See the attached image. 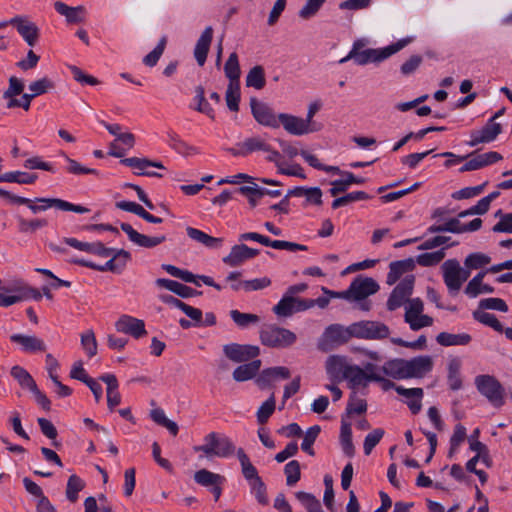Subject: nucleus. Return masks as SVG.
I'll return each instance as SVG.
<instances>
[{
    "label": "nucleus",
    "instance_id": "1",
    "mask_svg": "<svg viewBox=\"0 0 512 512\" xmlns=\"http://www.w3.org/2000/svg\"><path fill=\"white\" fill-rule=\"evenodd\" d=\"M411 39H400L396 43H393L382 49H366L359 53L349 52L348 55L340 59L339 63H345L348 60H353L357 65H366L371 62H381L393 54L403 49Z\"/></svg>",
    "mask_w": 512,
    "mask_h": 512
},
{
    "label": "nucleus",
    "instance_id": "2",
    "mask_svg": "<svg viewBox=\"0 0 512 512\" xmlns=\"http://www.w3.org/2000/svg\"><path fill=\"white\" fill-rule=\"evenodd\" d=\"M109 257H110V259L104 265H97L93 262L86 261L84 259H78V258L71 259L70 262L80 265V266L88 267V268H91V269H94L97 271H101V272L111 271L114 273H121L124 270V268L126 267L128 261L130 260L131 254H130V252H128L124 249H119V250L113 249V253Z\"/></svg>",
    "mask_w": 512,
    "mask_h": 512
},
{
    "label": "nucleus",
    "instance_id": "3",
    "mask_svg": "<svg viewBox=\"0 0 512 512\" xmlns=\"http://www.w3.org/2000/svg\"><path fill=\"white\" fill-rule=\"evenodd\" d=\"M475 385L481 395L495 407L504 404L505 391L501 383L491 375H478L475 378Z\"/></svg>",
    "mask_w": 512,
    "mask_h": 512
},
{
    "label": "nucleus",
    "instance_id": "4",
    "mask_svg": "<svg viewBox=\"0 0 512 512\" xmlns=\"http://www.w3.org/2000/svg\"><path fill=\"white\" fill-rule=\"evenodd\" d=\"M261 343L268 347H287L296 341V335L285 328L265 325L260 331Z\"/></svg>",
    "mask_w": 512,
    "mask_h": 512
},
{
    "label": "nucleus",
    "instance_id": "5",
    "mask_svg": "<svg viewBox=\"0 0 512 512\" xmlns=\"http://www.w3.org/2000/svg\"><path fill=\"white\" fill-rule=\"evenodd\" d=\"M353 337L370 340H381L389 337V327L378 321L363 320L351 324Z\"/></svg>",
    "mask_w": 512,
    "mask_h": 512
},
{
    "label": "nucleus",
    "instance_id": "6",
    "mask_svg": "<svg viewBox=\"0 0 512 512\" xmlns=\"http://www.w3.org/2000/svg\"><path fill=\"white\" fill-rule=\"evenodd\" d=\"M49 208H56L61 211H70L80 214L89 212V209L84 206L76 205L59 198H36L35 200H31V204L29 206V209L34 214L46 211Z\"/></svg>",
    "mask_w": 512,
    "mask_h": 512
},
{
    "label": "nucleus",
    "instance_id": "7",
    "mask_svg": "<svg viewBox=\"0 0 512 512\" xmlns=\"http://www.w3.org/2000/svg\"><path fill=\"white\" fill-rule=\"evenodd\" d=\"M415 276L410 274L405 276L400 283L393 289L388 300L387 309L395 311L408 302L414 288Z\"/></svg>",
    "mask_w": 512,
    "mask_h": 512
},
{
    "label": "nucleus",
    "instance_id": "8",
    "mask_svg": "<svg viewBox=\"0 0 512 512\" xmlns=\"http://www.w3.org/2000/svg\"><path fill=\"white\" fill-rule=\"evenodd\" d=\"M225 356L236 363L254 360L259 354L260 349L256 345L230 343L223 346Z\"/></svg>",
    "mask_w": 512,
    "mask_h": 512
},
{
    "label": "nucleus",
    "instance_id": "9",
    "mask_svg": "<svg viewBox=\"0 0 512 512\" xmlns=\"http://www.w3.org/2000/svg\"><path fill=\"white\" fill-rule=\"evenodd\" d=\"M268 150V142L260 136L245 138L243 141L228 148L227 151L234 157H247L254 152H263Z\"/></svg>",
    "mask_w": 512,
    "mask_h": 512
},
{
    "label": "nucleus",
    "instance_id": "10",
    "mask_svg": "<svg viewBox=\"0 0 512 512\" xmlns=\"http://www.w3.org/2000/svg\"><path fill=\"white\" fill-rule=\"evenodd\" d=\"M350 301H361L379 290L378 283L370 277L355 278L349 288Z\"/></svg>",
    "mask_w": 512,
    "mask_h": 512
},
{
    "label": "nucleus",
    "instance_id": "11",
    "mask_svg": "<svg viewBox=\"0 0 512 512\" xmlns=\"http://www.w3.org/2000/svg\"><path fill=\"white\" fill-rule=\"evenodd\" d=\"M251 112L254 119L263 126L270 128H278L279 120L273 109L264 102L258 101L256 98L250 99Z\"/></svg>",
    "mask_w": 512,
    "mask_h": 512
},
{
    "label": "nucleus",
    "instance_id": "12",
    "mask_svg": "<svg viewBox=\"0 0 512 512\" xmlns=\"http://www.w3.org/2000/svg\"><path fill=\"white\" fill-rule=\"evenodd\" d=\"M9 24L16 28L19 35L31 47L35 46L39 39L38 26L27 17L15 16L9 20Z\"/></svg>",
    "mask_w": 512,
    "mask_h": 512
},
{
    "label": "nucleus",
    "instance_id": "13",
    "mask_svg": "<svg viewBox=\"0 0 512 512\" xmlns=\"http://www.w3.org/2000/svg\"><path fill=\"white\" fill-rule=\"evenodd\" d=\"M278 120L279 125L281 124L285 131L291 135L301 136L319 130L315 126H309L303 118L292 114L280 113Z\"/></svg>",
    "mask_w": 512,
    "mask_h": 512
},
{
    "label": "nucleus",
    "instance_id": "14",
    "mask_svg": "<svg viewBox=\"0 0 512 512\" xmlns=\"http://www.w3.org/2000/svg\"><path fill=\"white\" fill-rule=\"evenodd\" d=\"M120 228L133 244L142 248L151 249L166 241L165 235L148 236L138 232L128 223H121Z\"/></svg>",
    "mask_w": 512,
    "mask_h": 512
},
{
    "label": "nucleus",
    "instance_id": "15",
    "mask_svg": "<svg viewBox=\"0 0 512 512\" xmlns=\"http://www.w3.org/2000/svg\"><path fill=\"white\" fill-rule=\"evenodd\" d=\"M115 329L124 334L131 335L139 339L147 334L145 323L142 319L132 317L130 315H121L115 322Z\"/></svg>",
    "mask_w": 512,
    "mask_h": 512
},
{
    "label": "nucleus",
    "instance_id": "16",
    "mask_svg": "<svg viewBox=\"0 0 512 512\" xmlns=\"http://www.w3.org/2000/svg\"><path fill=\"white\" fill-rule=\"evenodd\" d=\"M259 253L260 251L258 249L250 248L240 243L232 246L229 254L223 257L222 261L230 267H238L244 262L256 257Z\"/></svg>",
    "mask_w": 512,
    "mask_h": 512
},
{
    "label": "nucleus",
    "instance_id": "17",
    "mask_svg": "<svg viewBox=\"0 0 512 512\" xmlns=\"http://www.w3.org/2000/svg\"><path fill=\"white\" fill-rule=\"evenodd\" d=\"M433 368V359L429 355L405 359L406 379L422 378Z\"/></svg>",
    "mask_w": 512,
    "mask_h": 512
},
{
    "label": "nucleus",
    "instance_id": "18",
    "mask_svg": "<svg viewBox=\"0 0 512 512\" xmlns=\"http://www.w3.org/2000/svg\"><path fill=\"white\" fill-rule=\"evenodd\" d=\"M291 376V372L287 367L276 366L262 370L255 382L260 389H267L273 386L278 380H286Z\"/></svg>",
    "mask_w": 512,
    "mask_h": 512
},
{
    "label": "nucleus",
    "instance_id": "19",
    "mask_svg": "<svg viewBox=\"0 0 512 512\" xmlns=\"http://www.w3.org/2000/svg\"><path fill=\"white\" fill-rule=\"evenodd\" d=\"M121 162L128 167L137 169L138 170L136 172L137 175H144V176H149V177H158V178L163 177V174H161V173L148 170L149 167H154V168H158V169H162V170L166 169L164 167V165L162 164V162L152 161L147 158L130 157V158H125V159L121 160Z\"/></svg>",
    "mask_w": 512,
    "mask_h": 512
},
{
    "label": "nucleus",
    "instance_id": "20",
    "mask_svg": "<svg viewBox=\"0 0 512 512\" xmlns=\"http://www.w3.org/2000/svg\"><path fill=\"white\" fill-rule=\"evenodd\" d=\"M23 90L24 83L21 79L16 76H11L9 78L8 88L3 92V98L7 99V108L13 109L17 107L23 108L25 105L23 101Z\"/></svg>",
    "mask_w": 512,
    "mask_h": 512
},
{
    "label": "nucleus",
    "instance_id": "21",
    "mask_svg": "<svg viewBox=\"0 0 512 512\" xmlns=\"http://www.w3.org/2000/svg\"><path fill=\"white\" fill-rule=\"evenodd\" d=\"M502 132V127L499 123L493 122L490 119L488 123L481 129L471 132V139L468 142L470 147L477 146L480 143H489L496 139V137Z\"/></svg>",
    "mask_w": 512,
    "mask_h": 512
},
{
    "label": "nucleus",
    "instance_id": "22",
    "mask_svg": "<svg viewBox=\"0 0 512 512\" xmlns=\"http://www.w3.org/2000/svg\"><path fill=\"white\" fill-rule=\"evenodd\" d=\"M64 242L69 246L87 252L89 254L98 255L100 257H108L113 253L112 248L105 247L102 242H82L77 240L76 238H64Z\"/></svg>",
    "mask_w": 512,
    "mask_h": 512
},
{
    "label": "nucleus",
    "instance_id": "23",
    "mask_svg": "<svg viewBox=\"0 0 512 512\" xmlns=\"http://www.w3.org/2000/svg\"><path fill=\"white\" fill-rule=\"evenodd\" d=\"M53 88H54L53 81L47 77H43L41 79L31 82L28 86L30 93L23 94L22 102L25 104V105H23V109L25 111H28L30 108L31 102L35 97L45 94L48 91L52 90Z\"/></svg>",
    "mask_w": 512,
    "mask_h": 512
},
{
    "label": "nucleus",
    "instance_id": "24",
    "mask_svg": "<svg viewBox=\"0 0 512 512\" xmlns=\"http://www.w3.org/2000/svg\"><path fill=\"white\" fill-rule=\"evenodd\" d=\"M414 269L415 260L413 258L391 262L389 264V272L386 278L387 285H394L402 277V275L411 272Z\"/></svg>",
    "mask_w": 512,
    "mask_h": 512
},
{
    "label": "nucleus",
    "instance_id": "25",
    "mask_svg": "<svg viewBox=\"0 0 512 512\" xmlns=\"http://www.w3.org/2000/svg\"><path fill=\"white\" fill-rule=\"evenodd\" d=\"M444 282L449 291H459L462 284L459 278L458 260L448 259L442 264Z\"/></svg>",
    "mask_w": 512,
    "mask_h": 512
},
{
    "label": "nucleus",
    "instance_id": "26",
    "mask_svg": "<svg viewBox=\"0 0 512 512\" xmlns=\"http://www.w3.org/2000/svg\"><path fill=\"white\" fill-rule=\"evenodd\" d=\"M205 441H213L216 457L227 458L234 454L236 447L227 436H219L216 432H210L204 438Z\"/></svg>",
    "mask_w": 512,
    "mask_h": 512
},
{
    "label": "nucleus",
    "instance_id": "27",
    "mask_svg": "<svg viewBox=\"0 0 512 512\" xmlns=\"http://www.w3.org/2000/svg\"><path fill=\"white\" fill-rule=\"evenodd\" d=\"M502 155L495 151H490L487 153L476 155L475 157L471 158L469 161H467L460 169V172H467V171H473L478 170L480 168H483L487 165L496 163L500 160H502Z\"/></svg>",
    "mask_w": 512,
    "mask_h": 512
},
{
    "label": "nucleus",
    "instance_id": "28",
    "mask_svg": "<svg viewBox=\"0 0 512 512\" xmlns=\"http://www.w3.org/2000/svg\"><path fill=\"white\" fill-rule=\"evenodd\" d=\"M350 367L346 357L332 355L326 361V372L332 381L344 379L347 368Z\"/></svg>",
    "mask_w": 512,
    "mask_h": 512
},
{
    "label": "nucleus",
    "instance_id": "29",
    "mask_svg": "<svg viewBox=\"0 0 512 512\" xmlns=\"http://www.w3.org/2000/svg\"><path fill=\"white\" fill-rule=\"evenodd\" d=\"M213 39V28L211 26H207L202 32L201 36L197 40L194 49V57L199 64V66H203L206 62L207 55L209 53L210 45Z\"/></svg>",
    "mask_w": 512,
    "mask_h": 512
},
{
    "label": "nucleus",
    "instance_id": "30",
    "mask_svg": "<svg viewBox=\"0 0 512 512\" xmlns=\"http://www.w3.org/2000/svg\"><path fill=\"white\" fill-rule=\"evenodd\" d=\"M10 340L19 344L25 352H44L46 345L44 341L35 335L13 334Z\"/></svg>",
    "mask_w": 512,
    "mask_h": 512
},
{
    "label": "nucleus",
    "instance_id": "31",
    "mask_svg": "<svg viewBox=\"0 0 512 512\" xmlns=\"http://www.w3.org/2000/svg\"><path fill=\"white\" fill-rule=\"evenodd\" d=\"M395 391L407 399L406 404L413 414L419 413L422 408L421 400L423 398L422 388H404L403 386L395 387Z\"/></svg>",
    "mask_w": 512,
    "mask_h": 512
},
{
    "label": "nucleus",
    "instance_id": "32",
    "mask_svg": "<svg viewBox=\"0 0 512 512\" xmlns=\"http://www.w3.org/2000/svg\"><path fill=\"white\" fill-rule=\"evenodd\" d=\"M324 337L331 343H346L353 337L351 325L344 327L340 324H331L325 329Z\"/></svg>",
    "mask_w": 512,
    "mask_h": 512
},
{
    "label": "nucleus",
    "instance_id": "33",
    "mask_svg": "<svg viewBox=\"0 0 512 512\" xmlns=\"http://www.w3.org/2000/svg\"><path fill=\"white\" fill-rule=\"evenodd\" d=\"M156 285L161 288H165L182 298L194 297L201 294L200 291L194 290L187 285L170 279L159 278L156 280Z\"/></svg>",
    "mask_w": 512,
    "mask_h": 512
},
{
    "label": "nucleus",
    "instance_id": "34",
    "mask_svg": "<svg viewBox=\"0 0 512 512\" xmlns=\"http://www.w3.org/2000/svg\"><path fill=\"white\" fill-rule=\"evenodd\" d=\"M487 273H490V271H481L475 275L467 284L465 294L470 298H475L481 293H493L494 288L492 286L483 284V278Z\"/></svg>",
    "mask_w": 512,
    "mask_h": 512
},
{
    "label": "nucleus",
    "instance_id": "35",
    "mask_svg": "<svg viewBox=\"0 0 512 512\" xmlns=\"http://www.w3.org/2000/svg\"><path fill=\"white\" fill-rule=\"evenodd\" d=\"M54 8L60 15L66 18L68 23H81L84 20V6L70 7L61 1H56Z\"/></svg>",
    "mask_w": 512,
    "mask_h": 512
},
{
    "label": "nucleus",
    "instance_id": "36",
    "mask_svg": "<svg viewBox=\"0 0 512 512\" xmlns=\"http://www.w3.org/2000/svg\"><path fill=\"white\" fill-rule=\"evenodd\" d=\"M262 362L254 359L249 363L239 365L232 373L233 379L237 382H244L254 378L261 368Z\"/></svg>",
    "mask_w": 512,
    "mask_h": 512
},
{
    "label": "nucleus",
    "instance_id": "37",
    "mask_svg": "<svg viewBox=\"0 0 512 512\" xmlns=\"http://www.w3.org/2000/svg\"><path fill=\"white\" fill-rule=\"evenodd\" d=\"M373 374H367L361 367L357 365H350L346 370L344 379L349 381L352 388L367 387L369 382H372Z\"/></svg>",
    "mask_w": 512,
    "mask_h": 512
},
{
    "label": "nucleus",
    "instance_id": "38",
    "mask_svg": "<svg viewBox=\"0 0 512 512\" xmlns=\"http://www.w3.org/2000/svg\"><path fill=\"white\" fill-rule=\"evenodd\" d=\"M443 225L445 227V232L460 234L479 230L482 226V220L480 218H475L468 224H461L459 218H451Z\"/></svg>",
    "mask_w": 512,
    "mask_h": 512
},
{
    "label": "nucleus",
    "instance_id": "39",
    "mask_svg": "<svg viewBox=\"0 0 512 512\" xmlns=\"http://www.w3.org/2000/svg\"><path fill=\"white\" fill-rule=\"evenodd\" d=\"M186 233L190 239L210 249L219 248L223 243L222 238L210 236L207 233L190 226L186 228Z\"/></svg>",
    "mask_w": 512,
    "mask_h": 512
},
{
    "label": "nucleus",
    "instance_id": "40",
    "mask_svg": "<svg viewBox=\"0 0 512 512\" xmlns=\"http://www.w3.org/2000/svg\"><path fill=\"white\" fill-rule=\"evenodd\" d=\"M471 339L468 333L452 334L441 332L436 337L437 343L441 346H465L471 342Z\"/></svg>",
    "mask_w": 512,
    "mask_h": 512
},
{
    "label": "nucleus",
    "instance_id": "41",
    "mask_svg": "<svg viewBox=\"0 0 512 512\" xmlns=\"http://www.w3.org/2000/svg\"><path fill=\"white\" fill-rule=\"evenodd\" d=\"M381 371L394 379H406L405 359H392L384 363Z\"/></svg>",
    "mask_w": 512,
    "mask_h": 512
},
{
    "label": "nucleus",
    "instance_id": "42",
    "mask_svg": "<svg viewBox=\"0 0 512 512\" xmlns=\"http://www.w3.org/2000/svg\"><path fill=\"white\" fill-rule=\"evenodd\" d=\"M448 374L447 381L451 390L457 391L462 388V379L460 375L461 360L459 358H452L447 366Z\"/></svg>",
    "mask_w": 512,
    "mask_h": 512
},
{
    "label": "nucleus",
    "instance_id": "43",
    "mask_svg": "<svg viewBox=\"0 0 512 512\" xmlns=\"http://www.w3.org/2000/svg\"><path fill=\"white\" fill-rule=\"evenodd\" d=\"M194 481L201 486L212 488L217 484H223L225 477L207 469H200L194 473Z\"/></svg>",
    "mask_w": 512,
    "mask_h": 512
},
{
    "label": "nucleus",
    "instance_id": "44",
    "mask_svg": "<svg viewBox=\"0 0 512 512\" xmlns=\"http://www.w3.org/2000/svg\"><path fill=\"white\" fill-rule=\"evenodd\" d=\"M237 457L239 459V462L241 464L242 474L244 478L251 483H255L256 479L262 480L256 468L253 466V464L250 462L249 457L245 453V451L242 448L237 449Z\"/></svg>",
    "mask_w": 512,
    "mask_h": 512
},
{
    "label": "nucleus",
    "instance_id": "45",
    "mask_svg": "<svg viewBox=\"0 0 512 512\" xmlns=\"http://www.w3.org/2000/svg\"><path fill=\"white\" fill-rule=\"evenodd\" d=\"M246 86L253 87L257 90L264 88L266 84L265 71L261 65L252 67L246 76Z\"/></svg>",
    "mask_w": 512,
    "mask_h": 512
},
{
    "label": "nucleus",
    "instance_id": "46",
    "mask_svg": "<svg viewBox=\"0 0 512 512\" xmlns=\"http://www.w3.org/2000/svg\"><path fill=\"white\" fill-rule=\"evenodd\" d=\"M37 174H30L21 171L7 172L0 175V182H10L18 184H33L37 180Z\"/></svg>",
    "mask_w": 512,
    "mask_h": 512
},
{
    "label": "nucleus",
    "instance_id": "47",
    "mask_svg": "<svg viewBox=\"0 0 512 512\" xmlns=\"http://www.w3.org/2000/svg\"><path fill=\"white\" fill-rule=\"evenodd\" d=\"M150 416L155 423L165 427L173 436L178 434L179 427L177 423L168 419L162 409L156 408L151 410Z\"/></svg>",
    "mask_w": 512,
    "mask_h": 512
},
{
    "label": "nucleus",
    "instance_id": "48",
    "mask_svg": "<svg viewBox=\"0 0 512 512\" xmlns=\"http://www.w3.org/2000/svg\"><path fill=\"white\" fill-rule=\"evenodd\" d=\"M85 487L84 481L77 475L73 474L68 478L66 485V497L71 503L78 500V493Z\"/></svg>",
    "mask_w": 512,
    "mask_h": 512
},
{
    "label": "nucleus",
    "instance_id": "49",
    "mask_svg": "<svg viewBox=\"0 0 512 512\" xmlns=\"http://www.w3.org/2000/svg\"><path fill=\"white\" fill-rule=\"evenodd\" d=\"M224 72L226 77L230 80L229 83H239L240 66L238 56L235 52L231 53L225 63Z\"/></svg>",
    "mask_w": 512,
    "mask_h": 512
},
{
    "label": "nucleus",
    "instance_id": "50",
    "mask_svg": "<svg viewBox=\"0 0 512 512\" xmlns=\"http://www.w3.org/2000/svg\"><path fill=\"white\" fill-rule=\"evenodd\" d=\"M295 497L306 508L307 512H324L320 501L313 494L298 491L295 493Z\"/></svg>",
    "mask_w": 512,
    "mask_h": 512
},
{
    "label": "nucleus",
    "instance_id": "51",
    "mask_svg": "<svg viewBox=\"0 0 512 512\" xmlns=\"http://www.w3.org/2000/svg\"><path fill=\"white\" fill-rule=\"evenodd\" d=\"M80 342L88 357L92 358L97 354L98 344L92 329H88L80 335Z\"/></svg>",
    "mask_w": 512,
    "mask_h": 512
},
{
    "label": "nucleus",
    "instance_id": "52",
    "mask_svg": "<svg viewBox=\"0 0 512 512\" xmlns=\"http://www.w3.org/2000/svg\"><path fill=\"white\" fill-rule=\"evenodd\" d=\"M370 198H371V196L364 191H354L351 193H347L344 196L336 198L332 202L331 206L333 209H338V208H340L342 206H346L352 202L368 200Z\"/></svg>",
    "mask_w": 512,
    "mask_h": 512
},
{
    "label": "nucleus",
    "instance_id": "53",
    "mask_svg": "<svg viewBox=\"0 0 512 512\" xmlns=\"http://www.w3.org/2000/svg\"><path fill=\"white\" fill-rule=\"evenodd\" d=\"M340 442L344 454L348 457H353L355 454V447L352 442L351 427L347 423H343L341 426Z\"/></svg>",
    "mask_w": 512,
    "mask_h": 512
},
{
    "label": "nucleus",
    "instance_id": "54",
    "mask_svg": "<svg viewBox=\"0 0 512 512\" xmlns=\"http://www.w3.org/2000/svg\"><path fill=\"white\" fill-rule=\"evenodd\" d=\"M225 100L230 111L239 110L240 85L239 83H229L226 90Z\"/></svg>",
    "mask_w": 512,
    "mask_h": 512
},
{
    "label": "nucleus",
    "instance_id": "55",
    "mask_svg": "<svg viewBox=\"0 0 512 512\" xmlns=\"http://www.w3.org/2000/svg\"><path fill=\"white\" fill-rule=\"evenodd\" d=\"M230 317L234 323L241 328H246L251 324H257L260 320L259 316L256 314L243 313L238 310H231Z\"/></svg>",
    "mask_w": 512,
    "mask_h": 512
},
{
    "label": "nucleus",
    "instance_id": "56",
    "mask_svg": "<svg viewBox=\"0 0 512 512\" xmlns=\"http://www.w3.org/2000/svg\"><path fill=\"white\" fill-rule=\"evenodd\" d=\"M445 257L444 248L435 252H426L417 256L415 262L420 266L429 267L440 263Z\"/></svg>",
    "mask_w": 512,
    "mask_h": 512
},
{
    "label": "nucleus",
    "instance_id": "57",
    "mask_svg": "<svg viewBox=\"0 0 512 512\" xmlns=\"http://www.w3.org/2000/svg\"><path fill=\"white\" fill-rule=\"evenodd\" d=\"M473 317L478 322L493 328L495 331L500 333L503 332V325L494 314L484 311H475L473 312Z\"/></svg>",
    "mask_w": 512,
    "mask_h": 512
},
{
    "label": "nucleus",
    "instance_id": "58",
    "mask_svg": "<svg viewBox=\"0 0 512 512\" xmlns=\"http://www.w3.org/2000/svg\"><path fill=\"white\" fill-rule=\"evenodd\" d=\"M294 297L284 295L282 299L273 307V312L281 317H288L294 313Z\"/></svg>",
    "mask_w": 512,
    "mask_h": 512
},
{
    "label": "nucleus",
    "instance_id": "59",
    "mask_svg": "<svg viewBox=\"0 0 512 512\" xmlns=\"http://www.w3.org/2000/svg\"><path fill=\"white\" fill-rule=\"evenodd\" d=\"M11 375L18 381L20 386L29 390L33 389L37 384L32 376L22 367L14 366L11 369Z\"/></svg>",
    "mask_w": 512,
    "mask_h": 512
},
{
    "label": "nucleus",
    "instance_id": "60",
    "mask_svg": "<svg viewBox=\"0 0 512 512\" xmlns=\"http://www.w3.org/2000/svg\"><path fill=\"white\" fill-rule=\"evenodd\" d=\"M320 431H321L320 426L314 425V426H311L310 428H308V430L306 431V433L304 435V438H303V441L301 444V449L311 456H313L315 454L312 446H313L314 442L316 441Z\"/></svg>",
    "mask_w": 512,
    "mask_h": 512
},
{
    "label": "nucleus",
    "instance_id": "61",
    "mask_svg": "<svg viewBox=\"0 0 512 512\" xmlns=\"http://www.w3.org/2000/svg\"><path fill=\"white\" fill-rule=\"evenodd\" d=\"M490 262H491L490 256H488L484 253H481V252H475V253L469 254L466 257L464 264H465L466 268H468V269H479V268H482V267L488 265Z\"/></svg>",
    "mask_w": 512,
    "mask_h": 512
},
{
    "label": "nucleus",
    "instance_id": "62",
    "mask_svg": "<svg viewBox=\"0 0 512 512\" xmlns=\"http://www.w3.org/2000/svg\"><path fill=\"white\" fill-rule=\"evenodd\" d=\"M167 43L166 36H163L157 46L143 58V63L148 67H154L162 56Z\"/></svg>",
    "mask_w": 512,
    "mask_h": 512
},
{
    "label": "nucleus",
    "instance_id": "63",
    "mask_svg": "<svg viewBox=\"0 0 512 512\" xmlns=\"http://www.w3.org/2000/svg\"><path fill=\"white\" fill-rule=\"evenodd\" d=\"M274 393L259 407L257 411V420L260 424H265L275 410Z\"/></svg>",
    "mask_w": 512,
    "mask_h": 512
},
{
    "label": "nucleus",
    "instance_id": "64",
    "mask_svg": "<svg viewBox=\"0 0 512 512\" xmlns=\"http://www.w3.org/2000/svg\"><path fill=\"white\" fill-rule=\"evenodd\" d=\"M284 473L286 475V483L288 486H294L301 477L300 464L296 460H292L285 465Z\"/></svg>",
    "mask_w": 512,
    "mask_h": 512
}]
</instances>
